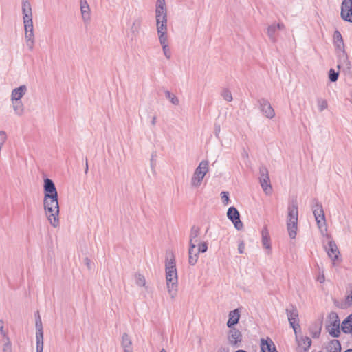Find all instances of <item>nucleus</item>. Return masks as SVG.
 <instances>
[{"mask_svg":"<svg viewBox=\"0 0 352 352\" xmlns=\"http://www.w3.org/2000/svg\"><path fill=\"white\" fill-rule=\"evenodd\" d=\"M342 330L344 333H351L352 331V314L344 320L342 323Z\"/></svg>","mask_w":352,"mask_h":352,"instance_id":"27","label":"nucleus"},{"mask_svg":"<svg viewBox=\"0 0 352 352\" xmlns=\"http://www.w3.org/2000/svg\"><path fill=\"white\" fill-rule=\"evenodd\" d=\"M351 290L346 297V304L349 306L352 305V285L351 286Z\"/></svg>","mask_w":352,"mask_h":352,"instance_id":"50","label":"nucleus"},{"mask_svg":"<svg viewBox=\"0 0 352 352\" xmlns=\"http://www.w3.org/2000/svg\"><path fill=\"white\" fill-rule=\"evenodd\" d=\"M4 327V322L3 320H0V327Z\"/></svg>","mask_w":352,"mask_h":352,"instance_id":"60","label":"nucleus"},{"mask_svg":"<svg viewBox=\"0 0 352 352\" xmlns=\"http://www.w3.org/2000/svg\"><path fill=\"white\" fill-rule=\"evenodd\" d=\"M25 41L34 40V32H25Z\"/></svg>","mask_w":352,"mask_h":352,"instance_id":"46","label":"nucleus"},{"mask_svg":"<svg viewBox=\"0 0 352 352\" xmlns=\"http://www.w3.org/2000/svg\"><path fill=\"white\" fill-rule=\"evenodd\" d=\"M43 189V206L46 217L52 227L57 228L60 224L59 205L58 192L53 181L49 178L45 179Z\"/></svg>","mask_w":352,"mask_h":352,"instance_id":"1","label":"nucleus"},{"mask_svg":"<svg viewBox=\"0 0 352 352\" xmlns=\"http://www.w3.org/2000/svg\"><path fill=\"white\" fill-rule=\"evenodd\" d=\"M321 326L316 323L309 327V331L314 338H318L320 334Z\"/></svg>","mask_w":352,"mask_h":352,"instance_id":"33","label":"nucleus"},{"mask_svg":"<svg viewBox=\"0 0 352 352\" xmlns=\"http://www.w3.org/2000/svg\"><path fill=\"white\" fill-rule=\"evenodd\" d=\"M160 352H166V351L164 349H162Z\"/></svg>","mask_w":352,"mask_h":352,"instance_id":"64","label":"nucleus"},{"mask_svg":"<svg viewBox=\"0 0 352 352\" xmlns=\"http://www.w3.org/2000/svg\"><path fill=\"white\" fill-rule=\"evenodd\" d=\"M25 32H34L33 22L24 24Z\"/></svg>","mask_w":352,"mask_h":352,"instance_id":"47","label":"nucleus"},{"mask_svg":"<svg viewBox=\"0 0 352 352\" xmlns=\"http://www.w3.org/2000/svg\"><path fill=\"white\" fill-rule=\"evenodd\" d=\"M135 283L138 286H145L146 285V280L144 276L139 273L135 274Z\"/></svg>","mask_w":352,"mask_h":352,"instance_id":"38","label":"nucleus"},{"mask_svg":"<svg viewBox=\"0 0 352 352\" xmlns=\"http://www.w3.org/2000/svg\"><path fill=\"white\" fill-rule=\"evenodd\" d=\"M132 340L129 335L124 333L121 337V346L124 352H133Z\"/></svg>","mask_w":352,"mask_h":352,"instance_id":"18","label":"nucleus"},{"mask_svg":"<svg viewBox=\"0 0 352 352\" xmlns=\"http://www.w3.org/2000/svg\"><path fill=\"white\" fill-rule=\"evenodd\" d=\"M26 45L28 47L29 50L32 51L34 49V40L25 41Z\"/></svg>","mask_w":352,"mask_h":352,"instance_id":"52","label":"nucleus"},{"mask_svg":"<svg viewBox=\"0 0 352 352\" xmlns=\"http://www.w3.org/2000/svg\"><path fill=\"white\" fill-rule=\"evenodd\" d=\"M317 105L320 112L323 111L324 109H327L328 103L325 99L323 98H318L317 100Z\"/></svg>","mask_w":352,"mask_h":352,"instance_id":"37","label":"nucleus"},{"mask_svg":"<svg viewBox=\"0 0 352 352\" xmlns=\"http://www.w3.org/2000/svg\"><path fill=\"white\" fill-rule=\"evenodd\" d=\"M298 347L302 349V352H307L311 345V340L307 336L296 337Z\"/></svg>","mask_w":352,"mask_h":352,"instance_id":"14","label":"nucleus"},{"mask_svg":"<svg viewBox=\"0 0 352 352\" xmlns=\"http://www.w3.org/2000/svg\"><path fill=\"white\" fill-rule=\"evenodd\" d=\"M298 210L296 201H292L288 206L287 228L290 238L295 239L298 229Z\"/></svg>","mask_w":352,"mask_h":352,"instance_id":"3","label":"nucleus"},{"mask_svg":"<svg viewBox=\"0 0 352 352\" xmlns=\"http://www.w3.org/2000/svg\"><path fill=\"white\" fill-rule=\"evenodd\" d=\"M158 37L167 36V12L155 13Z\"/></svg>","mask_w":352,"mask_h":352,"instance_id":"8","label":"nucleus"},{"mask_svg":"<svg viewBox=\"0 0 352 352\" xmlns=\"http://www.w3.org/2000/svg\"><path fill=\"white\" fill-rule=\"evenodd\" d=\"M36 351H43V334H36Z\"/></svg>","mask_w":352,"mask_h":352,"instance_id":"35","label":"nucleus"},{"mask_svg":"<svg viewBox=\"0 0 352 352\" xmlns=\"http://www.w3.org/2000/svg\"><path fill=\"white\" fill-rule=\"evenodd\" d=\"M208 162L207 160L201 161L198 167L195 169L191 179V185L193 187H199L205 175L208 171Z\"/></svg>","mask_w":352,"mask_h":352,"instance_id":"5","label":"nucleus"},{"mask_svg":"<svg viewBox=\"0 0 352 352\" xmlns=\"http://www.w3.org/2000/svg\"><path fill=\"white\" fill-rule=\"evenodd\" d=\"M344 352H352V349H347Z\"/></svg>","mask_w":352,"mask_h":352,"instance_id":"62","label":"nucleus"},{"mask_svg":"<svg viewBox=\"0 0 352 352\" xmlns=\"http://www.w3.org/2000/svg\"><path fill=\"white\" fill-rule=\"evenodd\" d=\"M322 236H325L327 239V244L324 243V248L328 254V256L334 263L339 258L340 251L336 243L331 239V236H329L327 232H324V235Z\"/></svg>","mask_w":352,"mask_h":352,"instance_id":"7","label":"nucleus"},{"mask_svg":"<svg viewBox=\"0 0 352 352\" xmlns=\"http://www.w3.org/2000/svg\"><path fill=\"white\" fill-rule=\"evenodd\" d=\"M290 326L293 328L294 331V333L296 334V336H297V330L300 329V328L299 322L298 323H295V324H290Z\"/></svg>","mask_w":352,"mask_h":352,"instance_id":"53","label":"nucleus"},{"mask_svg":"<svg viewBox=\"0 0 352 352\" xmlns=\"http://www.w3.org/2000/svg\"><path fill=\"white\" fill-rule=\"evenodd\" d=\"M338 78V72H335L334 69H331L329 72V78L331 82H336Z\"/></svg>","mask_w":352,"mask_h":352,"instance_id":"42","label":"nucleus"},{"mask_svg":"<svg viewBox=\"0 0 352 352\" xmlns=\"http://www.w3.org/2000/svg\"><path fill=\"white\" fill-rule=\"evenodd\" d=\"M259 181L261 186L266 195H270L272 192V187L270 184L269 176L260 177Z\"/></svg>","mask_w":352,"mask_h":352,"instance_id":"21","label":"nucleus"},{"mask_svg":"<svg viewBox=\"0 0 352 352\" xmlns=\"http://www.w3.org/2000/svg\"><path fill=\"white\" fill-rule=\"evenodd\" d=\"M165 266L168 292L170 294L171 298H174L175 295L176 294L177 287V273L175 258L173 255L170 259L167 258Z\"/></svg>","mask_w":352,"mask_h":352,"instance_id":"2","label":"nucleus"},{"mask_svg":"<svg viewBox=\"0 0 352 352\" xmlns=\"http://www.w3.org/2000/svg\"><path fill=\"white\" fill-rule=\"evenodd\" d=\"M10 339L8 336V331L4 327H0V341Z\"/></svg>","mask_w":352,"mask_h":352,"instance_id":"41","label":"nucleus"},{"mask_svg":"<svg viewBox=\"0 0 352 352\" xmlns=\"http://www.w3.org/2000/svg\"><path fill=\"white\" fill-rule=\"evenodd\" d=\"M245 249V243L243 241H241L238 245V251L240 254H243L244 252Z\"/></svg>","mask_w":352,"mask_h":352,"instance_id":"51","label":"nucleus"},{"mask_svg":"<svg viewBox=\"0 0 352 352\" xmlns=\"http://www.w3.org/2000/svg\"><path fill=\"white\" fill-rule=\"evenodd\" d=\"M286 314L288 317L289 324H295V323L299 322L298 311L296 307L292 305L290 308H287Z\"/></svg>","mask_w":352,"mask_h":352,"instance_id":"17","label":"nucleus"},{"mask_svg":"<svg viewBox=\"0 0 352 352\" xmlns=\"http://www.w3.org/2000/svg\"><path fill=\"white\" fill-rule=\"evenodd\" d=\"M341 344L338 340H331L327 346L329 352H341Z\"/></svg>","mask_w":352,"mask_h":352,"instance_id":"29","label":"nucleus"},{"mask_svg":"<svg viewBox=\"0 0 352 352\" xmlns=\"http://www.w3.org/2000/svg\"><path fill=\"white\" fill-rule=\"evenodd\" d=\"M156 120H157L156 116H153L152 120H151V124H152L153 126H155V124H156Z\"/></svg>","mask_w":352,"mask_h":352,"instance_id":"58","label":"nucleus"},{"mask_svg":"<svg viewBox=\"0 0 352 352\" xmlns=\"http://www.w3.org/2000/svg\"><path fill=\"white\" fill-rule=\"evenodd\" d=\"M259 174L260 177L269 176L267 168L264 166H261L259 168Z\"/></svg>","mask_w":352,"mask_h":352,"instance_id":"45","label":"nucleus"},{"mask_svg":"<svg viewBox=\"0 0 352 352\" xmlns=\"http://www.w3.org/2000/svg\"><path fill=\"white\" fill-rule=\"evenodd\" d=\"M13 110L16 116H21L24 113V105L21 100L11 101Z\"/></svg>","mask_w":352,"mask_h":352,"instance_id":"26","label":"nucleus"},{"mask_svg":"<svg viewBox=\"0 0 352 352\" xmlns=\"http://www.w3.org/2000/svg\"><path fill=\"white\" fill-rule=\"evenodd\" d=\"M341 17L346 21L352 22V0H344L342 1Z\"/></svg>","mask_w":352,"mask_h":352,"instance_id":"11","label":"nucleus"},{"mask_svg":"<svg viewBox=\"0 0 352 352\" xmlns=\"http://www.w3.org/2000/svg\"><path fill=\"white\" fill-rule=\"evenodd\" d=\"M333 43L337 50L342 52V56L347 59V56L344 50V43L341 33L336 30L333 34Z\"/></svg>","mask_w":352,"mask_h":352,"instance_id":"13","label":"nucleus"},{"mask_svg":"<svg viewBox=\"0 0 352 352\" xmlns=\"http://www.w3.org/2000/svg\"><path fill=\"white\" fill-rule=\"evenodd\" d=\"M275 26L276 27L277 30H283L285 28V25L283 23L275 24Z\"/></svg>","mask_w":352,"mask_h":352,"instance_id":"57","label":"nucleus"},{"mask_svg":"<svg viewBox=\"0 0 352 352\" xmlns=\"http://www.w3.org/2000/svg\"><path fill=\"white\" fill-rule=\"evenodd\" d=\"M235 352H246V351H244V350H238V351H235Z\"/></svg>","mask_w":352,"mask_h":352,"instance_id":"63","label":"nucleus"},{"mask_svg":"<svg viewBox=\"0 0 352 352\" xmlns=\"http://www.w3.org/2000/svg\"><path fill=\"white\" fill-rule=\"evenodd\" d=\"M325 280V277H324V273H322L321 274H320L318 277V281H319L320 283H323L324 281Z\"/></svg>","mask_w":352,"mask_h":352,"instance_id":"55","label":"nucleus"},{"mask_svg":"<svg viewBox=\"0 0 352 352\" xmlns=\"http://www.w3.org/2000/svg\"><path fill=\"white\" fill-rule=\"evenodd\" d=\"M228 333V342L232 346H239L242 341V334L239 330L234 328H230Z\"/></svg>","mask_w":352,"mask_h":352,"instance_id":"12","label":"nucleus"},{"mask_svg":"<svg viewBox=\"0 0 352 352\" xmlns=\"http://www.w3.org/2000/svg\"><path fill=\"white\" fill-rule=\"evenodd\" d=\"M328 324L326 329L329 333L335 338L339 337L340 334V319L336 312H331L328 316Z\"/></svg>","mask_w":352,"mask_h":352,"instance_id":"6","label":"nucleus"},{"mask_svg":"<svg viewBox=\"0 0 352 352\" xmlns=\"http://www.w3.org/2000/svg\"><path fill=\"white\" fill-rule=\"evenodd\" d=\"M36 334H38L39 333L41 334H43L42 322H41V317L38 314V316L36 319Z\"/></svg>","mask_w":352,"mask_h":352,"instance_id":"39","label":"nucleus"},{"mask_svg":"<svg viewBox=\"0 0 352 352\" xmlns=\"http://www.w3.org/2000/svg\"><path fill=\"white\" fill-rule=\"evenodd\" d=\"M27 92V87L22 85L17 88L14 89L11 93V101L21 100V98Z\"/></svg>","mask_w":352,"mask_h":352,"instance_id":"16","label":"nucleus"},{"mask_svg":"<svg viewBox=\"0 0 352 352\" xmlns=\"http://www.w3.org/2000/svg\"><path fill=\"white\" fill-rule=\"evenodd\" d=\"M1 352H12V345L10 339L0 341Z\"/></svg>","mask_w":352,"mask_h":352,"instance_id":"31","label":"nucleus"},{"mask_svg":"<svg viewBox=\"0 0 352 352\" xmlns=\"http://www.w3.org/2000/svg\"><path fill=\"white\" fill-rule=\"evenodd\" d=\"M168 36H164L162 37L159 36V41L162 45L164 55L167 59H170L171 57V51L167 44Z\"/></svg>","mask_w":352,"mask_h":352,"instance_id":"23","label":"nucleus"},{"mask_svg":"<svg viewBox=\"0 0 352 352\" xmlns=\"http://www.w3.org/2000/svg\"><path fill=\"white\" fill-rule=\"evenodd\" d=\"M258 103L261 111L266 118L272 119L275 116V111L267 99L261 98L258 100Z\"/></svg>","mask_w":352,"mask_h":352,"instance_id":"10","label":"nucleus"},{"mask_svg":"<svg viewBox=\"0 0 352 352\" xmlns=\"http://www.w3.org/2000/svg\"><path fill=\"white\" fill-rule=\"evenodd\" d=\"M276 31L277 29L276 27L275 26V24H272L269 25L267 30V36L270 40L273 43L276 42V38L275 35Z\"/></svg>","mask_w":352,"mask_h":352,"instance_id":"30","label":"nucleus"},{"mask_svg":"<svg viewBox=\"0 0 352 352\" xmlns=\"http://www.w3.org/2000/svg\"><path fill=\"white\" fill-rule=\"evenodd\" d=\"M80 10L82 20L88 22L90 20V8L86 0H80Z\"/></svg>","mask_w":352,"mask_h":352,"instance_id":"20","label":"nucleus"},{"mask_svg":"<svg viewBox=\"0 0 352 352\" xmlns=\"http://www.w3.org/2000/svg\"><path fill=\"white\" fill-rule=\"evenodd\" d=\"M196 245L189 246L188 250V262L190 265H195L198 260L199 254L197 250H195Z\"/></svg>","mask_w":352,"mask_h":352,"instance_id":"22","label":"nucleus"},{"mask_svg":"<svg viewBox=\"0 0 352 352\" xmlns=\"http://www.w3.org/2000/svg\"><path fill=\"white\" fill-rule=\"evenodd\" d=\"M199 232L200 229L199 227L195 226H192L189 236V246L196 245L198 241L197 238L199 236Z\"/></svg>","mask_w":352,"mask_h":352,"instance_id":"24","label":"nucleus"},{"mask_svg":"<svg viewBox=\"0 0 352 352\" xmlns=\"http://www.w3.org/2000/svg\"><path fill=\"white\" fill-rule=\"evenodd\" d=\"M141 24L142 21L140 19H136L133 21L132 25L130 28V32L131 34L132 38L133 37H136L139 34L141 28Z\"/></svg>","mask_w":352,"mask_h":352,"instance_id":"25","label":"nucleus"},{"mask_svg":"<svg viewBox=\"0 0 352 352\" xmlns=\"http://www.w3.org/2000/svg\"><path fill=\"white\" fill-rule=\"evenodd\" d=\"M261 348L262 352H278L273 341L269 338L261 340Z\"/></svg>","mask_w":352,"mask_h":352,"instance_id":"15","label":"nucleus"},{"mask_svg":"<svg viewBox=\"0 0 352 352\" xmlns=\"http://www.w3.org/2000/svg\"><path fill=\"white\" fill-rule=\"evenodd\" d=\"M88 168H88V162H87V160H86V164H85V173H87V172H88Z\"/></svg>","mask_w":352,"mask_h":352,"instance_id":"59","label":"nucleus"},{"mask_svg":"<svg viewBox=\"0 0 352 352\" xmlns=\"http://www.w3.org/2000/svg\"><path fill=\"white\" fill-rule=\"evenodd\" d=\"M208 250V245L206 242L201 243L199 244V248L197 250L198 253H204Z\"/></svg>","mask_w":352,"mask_h":352,"instance_id":"43","label":"nucleus"},{"mask_svg":"<svg viewBox=\"0 0 352 352\" xmlns=\"http://www.w3.org/2000/svg\"><path fill=\"white\" fill-rule=\"evenodd\" d=\"M167 12L165 0H157L155 13Z\"/></svg>","mask_w":352,"mask_h":352,"instance_id":"34","label":"nucleus"},{"mask_svg":"<svg viewBox=\"0 0 352 352\" xmlns=\"http://www.w3.org/2000/svg\"><path fill=\"white\" fill-rule=\"evenodd\" d=\"M229 318L227 322V326L229 328H234L233 327L236 324L240 318V313L238 309L232 310L229 313Z\"/></svg>","mask_w":352,"mask_h":352,"instance_id":"19","label":"nucleus"},{"mask_svg":"<svg viewBox=\"0 0 352 352\" xmlns=\"http://www.w3.org/2000/svg\"><path fill=\"white\" fill-rule=\"evenodd\" d=\"M262 243L265 249H271L270 238L267 228H264L262 230Z\"/></svg>","mask_w":352,"mask_h":352,"instance_id":"28","label":"nucleus"},{"mask_svg":"<svg viewBox=\"0 0 352 352\" xmlns=\"http://www.w3.org/2000/svg\"><path fill=\"white\" fill-rule=\"evenodd\" d=\"M22 12L23 16L32 14L31 5L28 0H22Z\"/></svg>","mask_w":352,"mask_h":352,"instance_id":"32","label":"nucleus"},{"mask_svg":"<svg viewBox=\"0 0 352 352\" xmlns=\"http://www.w3.org/2000/svg\"><path fill=\"white\" fill-rule=\"evenodd\" d=\"M165 96L167 99H168L170 102L175 105L179 104V99L177 96H175L174 94H171L169 91L166 90L165 91Z\"/></svg>","mask_w":352,"mask_h":352,"instance_id":"36","label":"nucleus"},{"mask_svg":"<svg viewBox=\"0 0 352 352\" xmlns=\"http://www.w3.org/2000/svg\"><path fill=\"white\" fill-rule=\"evenodd\" d=\"M220 133V125L215 124L214 133L217 138L219 137Z\"/></svg>","mask_w":352,"mask_h":352,"instance_id":"54","label":"nucleus"},{"mask_svg":"<svg viewBox=\"0 0 352 352\" xmlns=\"http://www.w3.org/2000/svg\"><path fill=\"white\" fill-rule=\"evenodd\" d=\"M221 199H222V202L223 203L224 205H227L229 203V196H228V192H222L221 193Z\"/></svg>","mask_w":352,"mask_h":352,"instance_id":"44","label":"nucleus"},{"mask_svg":"<svg viewBox=\"0 0 352 352\" xmlns=\"http://www.w3.org/2000/svg\"><path fill=\"white\" fill-rule=\"evenodd\" d=\"M312 209L318 227L322 235H324L327 232L325 215L322 204L316 199L313 200Z\"/></svg>","mask_w":352,"mask_h":352,"instance_id":"4","label":"nucleus"},{"mask_svg":"<svg viewBox=\"0 0 352 352\" xmlns=\"http://www.w3.org/2000/svg\"><path fill=\"white\" fill-rule=\"evenodd\" d=\"M227 217L233 223L236 230H242L243 225L240 220V214L236 208L233 206L230 207L227 212Z\"/></svg>","mask_w":352,"mask_h":352,"instance_id":"9","label":"nucleus"},{"mask_svg":"<svg viewBox=\"0 0 352 352\" xmlns=\"http://www.w3.org/2000/svg\"><path fill=\"white\" fill-rule=\"evenodd\" d=\"M85 263L86 264V265L87 266V267H88L89 269H90V268H91V261H90V259H89V258H85Z\"/></svg>","mask_w":352,"mask_h":352,"instance_id":"56","label":"nucleus"},{"mask_svg":"<svg viewBox=\"0 0 352 352\" xmlns=\"http://www.w3.org/2000/svg\"><path fill=\"white\" fill-rule=\"evenodd\" d=\"M221 96L225 100L228 102H231L233 99L231 91L227 89H224L222 91Z\"/></svg>","mask_w":352,"mask_h":352,"instance_id":"40","label":"nucleus"},{"mask_svg":"<svg viewBox=\"0 0 352 352\" xmlns=\"http://www.w3.org/2000/svg\"><path fill=\"white\" fill-rule=\"evenodd\" d=\"M7 138V135L5 131H0V145H3Z\"/></svg>","mask_w":352,"mask_h":352,"instance_id":"48","label":"nucleus"},{"mask_svg":"<svg viewBox=\"0 0 352 352\" xmlns=\"http://www.w3.org/2000/svg\"><path fill=\"white\" fill-rule=\"evenodd\" d=\"M225 351H226V349H223V348H221V349H220L219 350V351H218V352H225Z\"/></svg>","mask_w":352,"mask_h":352,"instance_id":"61","label":"nucleus"},{"mask_svg":"<svg viewBox=\"0 0 352 352\" xmlns=\"http://www.w3.org/2000/svg\"><path fill=\"white\" fill-rule=\"evenodd\" d=\"M23 23H32V14H26L23 16Z\"/></svg>","mask_w":352,"mask_h":352,"instance_id":"49","label":"nucleus"}]
</instances>
